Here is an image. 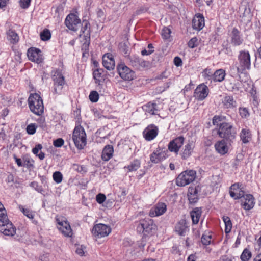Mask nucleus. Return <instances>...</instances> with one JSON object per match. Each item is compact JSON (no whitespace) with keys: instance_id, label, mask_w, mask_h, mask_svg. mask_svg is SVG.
<instances>
[{"instance_id":"nucleus-1","label":"nucleus","mask_w":261,"mask_h":261,"mask_svg":"<svg viewBox=\"0 0 261 261\" xmlns=\"http://www.w3.org/2000/svg\"><path fill=\"white\" fill-rule=\"evenodd\" d=\"M30 109L32 112L37 115H41L44 112L43 100L40 96L37 93H32L28 98Z\"/></svg>"},{"instance_id":"nucleus-2","label":"nucleus","mask_w":261,"mask_h":261,"mask_svg":"<svg viewBox=\"0 0 261 261\" xmlns=\"http://www.w3.org/2000/svg\"><path fill=\"white\" fill-rule=\"evenodd\" d=\"M238 63L237 66L238 74H242L246 70L251 68L250 55L248 51L241 50L238 56Z\"/></svg>"},{"instance_id":"nucleus-3","label":"nucleus","mask_w":261,"mask_h":261,"mask_svg":"<svg viewBox=\"0 0 261 261\" xmlns=\"http://www.w3.org/2000/svg\"><path fill=\"white\" fill-rule=\"evenodd\" d=\"M218 134L221 138L231 141L236 137V131L231 123L223 122L219 124Z\"/></svg>"},{"instance_id":"nucleus-4","label":"nucleus","mask_w":261,"mask_h":261,"mask_svg":"<svg viewBox=\"0 0 261 261\" xmlns=\"http://www.w3.org/2000/svg\"><path fill=\"white\" fill-rule=\"evenodd\" d=\"M72 140L78 149H83L86 145V135L83 127L80 125L75 127L73 132Z\"/></svg>"},{"instance_id":"nucleus-5","label":"nucleus","mask_w":261,"mask_h":261,"mask_svg":"<svg viewBox=\"0 0 261 261\" xmlns=\"http://www.w3.org/2000/svg\"><path fill=\"white\" fill-rule=\"evenodd\" d=\"M196 176V172L193 170H187L182 172L176 179V185L184 187L193 182Z\"/></svg>"},{"instance_id":"nucleus-6","label":"nucleus","mask_w":261,"mask_h":261,"mask_svg":"<svg viewBox=\"0 0 261 261\" xmlns=\"http://www.w3.org/2000/svg\"><path fill=\"white\" fill-rule=\"evenodd\" d=\"M56 222L57 228L64 236L71 237L72 236V230L70 224L65 217L57 216L56 217Z\"/></svg>"},{"instance_id":"nucleus-7","label":"nucleus","mask_w":261,"mask_h":261,"mask_svg":"<svg viewBox=\"0 0 261 261\" xmlns=\"http://www.w3.org/2000/svg\"><path fill=\"white\" fill-rule=\"evenodd\" d=\"M54 81V88L55 93L61 94L63 92V88L66 82L64 76L61 71L56 70L52 77Z\"/></svg>"},{"instance_id":"nucleus-8","label":"nucleus","mask_w":261,"mask_h":261,"mask_svg":"<svg viewBox=\"0 0 261 261\" xmlns=\"http://www.w3.org/2000/svg\"><path fill=\"white\" fill-rule=\"evenodd\" d=\"M111 232V229L108 225L99 223L94 226L92 233L96 238H101L108 236Z\"/></svg>"},{"instance_id":"nucleus-9","label":"nucleus","mask_w":261,"mask_h":261,"mask_svg":"<svg viewBox=\"0 0 261 261\" xmlns=\"http://www.w3.org/2000/svg\"><path fill=\"white\" fill-rule=\"evenodd\" d=\"M117 68L120 76L124 80L131 81L134 79L135 72L125 64H120Z\"/></svg>"},{"instance_id":"nucleus-10","label":"nucleus","mask_w":261,"mask_h":261,"mask_svg":"<svg viewBox=\"0 0 261 261\" xmlns=\"http://www.w3.org/2000/svg\"><path fill=\"white\" fill-rule=\"evenodd\" d=\"M65 23L69 30L76 31L79 25L81 24V20L76 15L71 13L66 17Z\"/></svg>"},{"instance_id":"nucleus-11","label":"nucleus","mask_w":261,"mask_h":261,"mask_svg":"<svg viewBox=\"0 0 261 261\" xmlns=\"http://www.w3.org/2000/svg\"><path fill=\"white\" fill-rule=\"evenodd\" d=\"M0 231L5 236H13L16 233V228L12 223L9 221L8 217L6 221L2 223L0 220Z\"/></svg>"},{"instance_id":"nucleus-12","label":"nucleus","mask_w":261,"mask_h":261,"mask_svg":"<svg viewBox=\"0 0 261 261\" xmlns=\"http://www.w3.org/2000/svg\"><path fill=\"white\" fill-rule=\"evenodd\" d=\"M154 225L152 220L147 218L141 220L139 225L137 226V230L139 232H146L149 233L153 229Z\"/></svg>"},{"instance_id":"nucleus-13","label":"nucleus","mask_w":261,"mask_h":261,"mask_svg":"<svg viewBox=\"0 0 261 261\" xmlns=\"http://www.w3.org/2000/svg\"><path fill=\"white\" fill-rule=\"evenodd\" d=\"M208 92L207 86L204 84H201L195 89L194 96L199 100H202L207 96Z\"/></svg>"},{"instance_id":"nucleus-14","label":"nucleus","mask_w":261,"mask_h":261,"mask_svg":"<svg viewBox=\"0 0 261 261\" xmlns=\"http://www.w3.org/2000/svg\"><path fill=\"white\" fill-rule=\"evenodd\" d=\"M158 132V128L153 124H150L144 130L143 137L146 140L150 141L157 136Z\"/></svg>"},{"instance_id":"nucleus-15","label":"nucleus","mask_w":261,"mask_h":261,"mask_svg":"<svg viewBox=\"0 0 261 261\" xmlns=\"http://www.w3.org/2000/svg\"><path fill=\"white\" fill-rule=\"evenodd\" d=\"M166 210V204L163 202H159L150 209L149 216L151 217H158L164 214Z\"/></svg>"},{"instance_id":"nucleus-16","label":"nucleus","mask_w":261,"mask_h":261,"mask_svg":"<svg viewBox=\"0 0 261 261\" xmlns=\"http://www.w3.org/2000/svg\"><path fill=\"white\" fill-rule=\"evenodd\" d=\"M28 57L30 60L36 63H40L43 61L41 51L36 48H30L28 50Z\"/></svg>"},{"instance_id":"nucleus-17","label":"nucleus","mask_w":261,"mask_h":261,"mask_svg":"<svg viewBox=\"0 0 261 261\" xmlns=\"http://www.w3.org/2000/svg\"><path fill=\"white\" fill-rule=\"evenodd\" d=\"M167 158L166 152L163 149L158 148L150 155V161L153 163H159Z\"/></svg>"},{"instance_id":"nucleus-18","label":"nucleus","mask_w":261,"mask_h":261,"mask_svg":"<svg viewBox=\"0 0 261 261\" xmlns=\"http://www.w3.org/2000/svg\"><path fill=\"white\" fill-rule=\"evenodd\" d=\"M241 205L245 210L252 209L255 204L253 196L251 194L244 195L241 198Z\"/></svg>"},{"instance_id":"nucleus-19","label":"nucleus","mask_w":261,"mask_h":261,"mask_svg":"<svg viewBox=\"0 0 261 261\" xmlns=\"http://www.w3.org/2000/svg\"><path fill=\"white\" fill-rule=\"evenodd\" d=\"M184 142V138L179 136L171 141L168 145V149L171 152L177 153L179 148L182 145Z\"/></svg>"},{"instance_id":"nucleus-20","label":"nucleus","mask_w":261,"mask_h":261,"mask_svg":"<svg viewBox=\"0 0 261 261\" xmlns=\"http://www.w3.org/2000/svg\"><path fill=\"white\" fill-rule=\"evenodd\" d=\"M79 36H83L85 40V43L90 40V24L87 20H83L82 23V28L80 30Z\"/></svg>"},{"instance_id":"nucleus-21","label":"nucleus","mask_w":261,"mask_h":261,"mask_svg":"<svg viewBox=\"0 0 261 261\" xmlns=\"http://www.w3.org/2000/svg\"><path fill=\"white\" fill-rule=\"evenodd\" d=\"M205 21L203 15L200 13L196 14L192 20V27L193 29L200 31L203 29Z\"/></svg>"},{"instance_id":"nucleus-22","label":"nucleus","mask_w":261,"mask_h":261,"mask_svg":"<svg viewBox=\"0 0 261 261\" xmlns=\"http://www.w3.org/2000/svg\"><path fill=\"white\" fill-rule=\"evenodd\" d=\"M239 183H236L230 188V195L234 199H240L244 195V192L241 189Z\"/></svg>"},{"instance_id":"nucleus-23","label":"nucleus","mask_w":261,"mask_h":261,"mask_svg":"<svg viewBox=\"0 0 261 261\" xmlns=\"http://www.w3.org/2000/svg\"><path fill=\"white\" fill-rule=\"evenodd\" d=\"M102 64L109 70L113 69L115 65L113 56L110 53L104 55L102 57Z\"/></svg>"},{"instance_id":"nucleus-24","label":"nucleus","mask_w":261,"mask_h":261,"mask_svg":"<svg viewBox=\"0 0 261 261\" xmlns=\"http://www.w3.org/2000/svg\"><path fill=\"white\" fill-rule=\"evenodd\" d=\"M142 108L147 115H158L159 111V108L158 105L151 102L144 105Z\"/></svg>"},{"instance_id":"nucleus-25","label":"nucleus","mask_w":261,"mask_h":261,"mask_svg":"<svg viewBox=\"0 0 261 261\" xmlns=\"http://www.w3.org/2000/svg\"><path fill=\"white\" fill-rule=\"evenodd\" d=\"M216 151L221 155L227 153L229 149V145L224 140L218 141L215 145Z\"/></svg>"},{"instance_id":"nucleus-26","label":"nucleus","mask_w":261,"mask_h":261,"mask_svg":"<svg viewBox=\"0 0 261 261\" xmlns=\"http://www.w3.org/2000/svg\"><path fill=\"white\" fill-rule=\"evenodd\" d=\"M239 136L240 138V140L242 141V143L244 144H247L252 139V134L250 130L247 128H243L241 129Z\"/></svg>"},{"instance_id":"nucleus-27","label":"nucleus","mask_w":261,"mask_h":261,"mask_svg":"<svg viewBox=\"0 0 261 261\" xmlns=\"http://www.w3.org/2000/svg\"><path fill=\"white\" fill-rule=\"evenodd\" d=\"M222 103L225 108L232 109L237 106V102L233 97L230 95H226L222 100Z\"/></svg>"},{"instance_id":"nucleus-28","label":"nucleus","mask_w":261,"mask_h":261,"mask_svg":"<svg viewBox=\"0 0 261 261\" xmlns=\"http://www.w3.org/2000/svg\"><path fill=\"white\" fill-rule=\"evenodd\" d=\"M243 42V39L240 36V32L237 29H233L231 36V43L234 46H238Z\"/></svg>"},{"instance_id":"nucleus-29","label":"nucleus","mask_w":261,"mask_h":261,"mask_svg":"<svg viewBox=\"0 0 261 261\" xmlns=\"http://www.w3.org/2000/svg\"><path fill=\"white\" fill-rule=\"evenodd\" d=\"M195 147V145L193 142H189L184 146L183 151L181 153L182 158L184 159H188L191 154L193 150Z\"/></svg>"},{"instance_id":"nucleus-30","label":"nucleus","mask_w":261,"mask_h":261,"mask_svg":"<svg viewBox=\"0 0 261 261\" xmlns=\"http://www.w3.org/2000/svg\"><path fill=\"white\" fill-rule=\"evenodd\" d=\"M114 153L113 147L112 145L106 146L102 152L101 158L105 161H109L112 156Z\"/></svg>"},{"instance_id":"nucleus-31","label":"nucleus","mask_w":261,"mask_h":261,"mask_svg":"<svg viewBox=\"0 0 261 261\" xmlns=\"http://www.w3.org/2000/svg\"><path fill=\"white\" fill-rule=\"evenodd\" d=\"M187 230V226L185 220H181L175 226V231L180 236H185Z\"/></svg>"},{"instance_id":"nucleus-32","label":"nucleus","mask_w":261,"mask_h":261,"mask_svg":"<svg viewBox=\"0 0 261 261\" xmlns=\"http://www.w3.org/2000/svg\"><path fill=\"white\" fill-rule=\"evenodd\" d=\"M7 39L10 43L16 44L19 40V37L17 33L12 29H9L6 33Z\"/></svg>"},{"instance_id":"nucleus-33","label":"nucleus","mask_w":261,"mask_h":261,"mask_svg":"<svg viewBox=\"0 0 261 261\" xmlns=\"http://www.w3.org/2000/svg\"><path fill=\"white\" fill-rule=\"evenodd\" d=\"M225 75L226 73L224 70L222 69L217 70L213 74L212 81L221 82L224 80Z\"/></svg>"},{"instance_id":"nucleus-34","label":"nucleus","mask_w":261,"mask_h":261,"mask_svg":"<svg viewBox=\"0 0 261 261\" xmlns=\"http://www.w3.org/2000/svg\"><path fill=\"white\" fill-rule=\"evenodd\" d=\"M190 215L193 223L194 224H196L198 223L201 217V210L200 208L196 207L191 212Z\"/></svg>"},{"instance_id":"nucleus-35","label":"nucleus","mask_w":261,"mask_h":261,"mask_svg":"<svg viewBox=\"0 0 261 261\" xmlns=\"http://www.w3.org/2000/svg\"><path fill=\"white\" fill-rule=\"evenodd\" d=\"M19 208L26 217L32 220V222L33 223L37 224V222L36 220H33L35 216L34 212H33L28 208H25L21 205L19 206Z\"/></svg>"},{"instance_id":"nucleus-36","label":"nucleus","mask_w":261,"mask_h":261,"mask_svg":"<svg viewBox=\"0 0 261 261\" xmlns=\"http://www.w3.org/2000/svg\"><path fill=\"white\" fill-rule=\"evenodd\" d=\"M140 161L138 160H135L132 161L127 166H125L124 168L128 169V171H135L140 167Z\"/></svg>"},{"instance_id":"nucleus-37","label":"nucleus","mask_w":261,"mask_h":261,"mask_svg":"<svg viewBox=\"0 0 261 261\" xmlns=\"http://www.w3.org/2000/svg\"><path fill=\"white\" fill-rule=\"evenodd\" d=\"M132 62L133 65L137 68L145 67L148 63L147 62L138 57L134 58V62L133 61Z\"/></svg>"},{"instance_id":"nucleus-38","label":"nucleus","mask_w":261,"mask_h":261,"mask_svg":"<svg viewBox=\"0 0 261 261\" xmlns=\"http://www.w3.org/2000/svg\"><path fill=\"white\" fill-rule=\"evenodd\" d=\"M223 221L225 224V233H228L230 232L232 228V223L230 219L227 216H223Z\"/></svg>"},{"instance_id":"nucleus-39","label":"nucleus","mask_w":261,"mask_h":261,"mask_svg":"<svg viewBox=\"0 0 261 261\" xmlns=\"http://www.w3.org/2000/svg\"><path fill=\"white\" fill-rule=\"evenodd\" d=\"M171 31L168 28L164 27L161 32V35L164 40H169L171 37Z\"/></svg>"},{"instance_id":"nucleus-40","label":"nucleus","mask_w":261,"mask_h":261,"mask_svg":"<svg viewBox=\"0 0 261 261\" xmlns=\"http://www.w3.org/2000/svg\"><path fill=\"white\" fill-rule=\"evenodd\" d=\"M102 72V69H97L93 71V75L94 80H95V82L96 83L99 84L100 81L102 80L101 74Z\"/></svg>"},{"instance_id":"nucleus-41","label":"nucleus","mask_w":261,"mask_h":261,"mask_svg":"<svg viewBox=\"0 0 261 261\" xmlns=\"http://www.w3.org/2000/svg\"><path fill=\"white\" fill-rule=\"evenodd\" d=\"M251 255V252L248 249H245L241 255V259L242 261H248Z\"/></svg>"},{"instance_id":"nucleus-42","label":"nucleus","mask_w":261,"mask_h":261,"mask_svg":"<svg viewBox=\"0 0 261 261\" xmlns=\"http://www.w3.org/2000/svg\"><path fill=\"white\" fill-rule=\"evenodd\" d=\"M7 217L6 211L3 204L0 202V220H2V223H4L6 221Z\"/></svg>"},{"instance_id":"nucleus-43","label":"nucleus","mask_w":261,"mask_h":261,"mask_svg":"<svg viewBox=\"0 0 261 261\" xmlns=\"http://www.w3.org/2000/svg\"><path fill=\"white\" fill-rule=\"evenodd\" d=\"M214 73L211 69L206 68L202 73V76L207 80L212 81Z\"/></svg>"},{"instance_id":"nucleus-44","label":"nucleus","mask_w":261,"mask_h":261,"mask_svg":"<svg viewBox=\"0 0 261 261\" xmlns=\"http://www.w3.org/2000/svg\"><path fill=\"white\" fill-rule=\"evenodd\" d=\"M188 198L190 203H195L198 199L197 192L196 189L194 190V193L189 192L188 194Z\"/></svg>"},{"instance_id":"nucleus-45","label":"nucleus","mask_w":261,"mask_h":261,"mask_svg":"<svg viewBox=\"0 0 261 261\" xmlns=\"http://www.w3.org/2000/svg\"><path fill=\"white\" fill-rule=\"evenodd\" d=\"M53 177L54 181L57 184L61 182L63 179V175L59 171L54 172L53 175Z\"/></svg>"},{"instance_id":"nucleus-46","label":"nucleus","mask_w":261,"mask_h":261,"mask_svg":"<svg viewBox=\"0 0 261 261\" xmlns=\"http://www.w3.org/2000/svg\"><path fill=\"white\" fill-rule=\"evenodd\" d=\"M51 34L50 31L47 30H44L41 34L40 37L41 39L43 41H46L49 40L50 38Z\"/></svg>"},{"instance_id":"nucleus-47","label":"nucleus","mask_w":261,"mask_h":261,"mask_svg":"<svg viewBox=\"0 0 261 261\" xmlns=\"http://www.w3.org/2000/svg\"><path fill=\"white\" fill-rule=\"evenodd\" d=\"M37 126L35 123H31L27 127L26 130L28 134L33 135L36 131Z\"/></svg>"},{"instance_id":"nucleus-48","label":"nucleus","mask_w":261,"mask_h":261,"mask_svg":"<svg viewBox=\"0 0 261 261\" xmlns=\"http://www.w3.org/2000/svg\"><path fill=\"white\" fill-rule=\"evenodd\" d=\"M239 113L243 118H247L249 116L248 109L246 108L240 107L239 108Z\"/></svg>"},{"instance_id":"nucleus-49","label":"nucleus","mask_w":261,"mask_h":261,"mask_svg":"<svg viewBox=\"0 0 261 261\" xmlns=\"http://www.w3.org/2000/svg\"><path fill=\"white\" fill-rule=\"evenodd\" d=\"M89 99L93 102H96L98 101L99 99V94L98 93L95 91H93L90 92L89 95Z\"/></svg>"},{"instance_id":"nucleus-50","label":"nucleus","mask_w":261,"mask_h":261,"mask_svg":"<svg viewBox=\"0 0 261 261\" xmlns=\"http://www.w3.org/2000/svg\"><path fill=\"white\" fill-rule=\"evenodd\" d=\"M86 252V247L84 245H80L77 246L76 249V253L79 255L82 256L85 255Z\"/></svg>"},{"instance_id":"nucleus-51","label":"nucleus","mask_w":261,"mask_h":261,"mask_svg":"<svg viewBox=\"0 0 261 261\" xmlns=\"http://www.w3.org/2000/svg\"><path fill=\"white\" fill-rule=\"evenodd\" d=\"M198 45V39L196 37L191 38L188 42V46L190 48H193Z\"/></svg>"},{"instance_id":"nucleus-52","label":"nucleus","mask_w":261,"mask_h":261,"mask_svg":"<svg viewBox=\"0 0 261 261\" xmlns=\"http://www.w3.org/2000/svg\"><path fill=\"white\" fill-rule=\"evenodd\" d=\"M211 236L210 235L203 234L201 238V242L203 245H207L210 244Z\"/></svg>"},{"instance_id":"nucleus-53","label":"nucleus","mask_w":261,"mask_h":261,"mask_svg":"<svg viewBox=\"0 0 261 261\" xmlns=\"http://www.w3.org/2000/svg\"><path fill=\"white\" fill-rule=\"evenodd\" d=\"M31 0H19L20 6L23 9L28 8L30 5Z\"/></svg>"},{"instance_id":"nucleus-54","label":"nucleus","mask_w":261,"mask_h":261,"mask_svg":"<svg viewBox=\"0 0 261 261\" xmlns=\"http://www.w3.org/2000/svg\"><path fill=\"white\" fill-rule=\"evenodd\" d=\"M64 141L62 138H58L53 142L54 145L56 147H61L63 145Z\"/></svg>"},{"instance_id":"nucleus-55","label":"nucleus","mask_w":261,"mask_h":261,"mask_svg":"<svg viewBox=\"0 0 261 261\" xmlns=\"http://www.w3.org/2000/svg\"><path fill=\"white\" fill-rule=\"evenodd\" d=\"M106 199V196L103 194L100 193L96 196V201L99 204L102 203Z\"/></svg>"},{"instance_id":"nucleus-56","label":"nucleus","mask_w":261,"mask_h":261,"mask_svg":"<svg viewBox=\"0 0 261 261\" xmlns=\"http://www.w3.org/2000/svg\"><path fill=\"white\" fill-rule=\"evenodd\" d=\"M221 117L219 116H215L213 118V123L214 125H217L219 127V124L221 122Z\"/></svg>"},{"instance_id":"nucleus-57","label":"nucleus","mask_w":261,"mask_h":261,"mask_svg":"<svg viewBox=\"0 0 261 261\" xmlns=\"http://www.w3.org/2000/svg\"><path fill=\"white\" fill-rule=\"evenodd\" d=\"M42 148V146L40 144H38L36 145V146L32 149V152L35 154L37 155V153H38L39 151H40Z\"/></svg>"},{"instance_id":"nucleus-58","label":"nucleus","mask_w":261,"mask_h":261,"mask_svg":"<svg viewBox=\"0 0 261 261\" xmlns=\"http://www.w3.org/2000/svg\"><path fill=\"white\" fill-rule=\"evenodd\" d=\"M37 122L40 127L44 128L46 126L45 118L43 117H40L38 119Z\"/></svg>"},{"instance_id":"nucleus-59","label":"nucleus","mask_w":261,"mask_h":261,"mask_svg":"<svg viewBox=\"0 0 261 261\" xmlns=\"http://www.w3.org/2000/svg\"><path fill=\"white\" fill-rule=\"evenodd\" d=\"M174 64L177 66L181 65L182 61L180 58L176 57L174 59Z\"/></svg>"},{"instance_id":"nucleus-60","label":"nucleus","mask_w":261,"mask_h":261,"mask_svg":"<svg viewBox=\"0 0 261 261\" xmlns=\"http://www.w3.org/2000/svg\"><path fill=\"white\" fill-rule=\"evenodd\" d=\"M153 51V50H147L146 49H144L142 50L141 54L143 56L149 55L152 54Z\"/></svg>"},{"instance_id":"nucleus-61","label":"nucleus","mask_w":261,"mask_h":261,"mask_svg":"<svg viewBox=\"0 0 261 261\" xmlns=\"http://www.w3.org/2000/svg\"><path fill=\"white\" fill-rule=\"evenodd\" d=\"M219 261H232L231 258L227 255L222 256Z\"/></svg>"},{"instance_id":"nucleus-62","label":"nucleus","mask_w":261,"mask_h":261,"mask_svg":"<svg viewBox=\"0 0 261 261\" xmlns=\"http://www.w3.org/2000/svg\"><path fill=\"white\" fill-rule=\"evenodd\" d=\"M14 158L15 159V162L19 167H22L23 166L22 161L20 159L17 158L15 156H14Z\"/></svg>"},{"instance_id":"nucleus-63","label":"nucleus","mask_w":261,"mask_h":261,"mask_svg":"<svg viewBox=\"0 0 261 261\" xmlns=\"http://www.w3.org/2000/svg\"><path fill=\"white\" fill-rule=\"evenodd\" d=\"M197 257L194 254H191L189 256L187 259V261H196Z\"/></svg>"},{"instance_id":"nucleus-64","label":"nucleus","mask_w":261,"mask_h":261,"mask_svg":"<svg viewBox=\"0 0 261 261\" xmlns=\"http://www.w3.org/2000/svg\"><path fill=\"white\" fill-rule=\"evenodd\" d=\"M8 0H0V8L5 7L8 2Z\"/></svg>"}]
</instances>
